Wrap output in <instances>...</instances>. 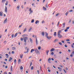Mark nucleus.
Instances as JSON below:
<instances>
[{
  "label": "nucleus",
  "mask_w": 74,
  "mask_h": 74,
  "mask_svg": "<svg viewBox=\"0 0 74 74\" xmlns=\"http://www.w3.org/2000/svg\"><path fill=\"white\" fill-rule=\"evenodd\" d=\"M49 50H48L47 51L46 53H47V55H48V53H49Z\"/></svg>",
  "instance_id": "obj_24"
},
{
  "label": "nucleus",
  "mask_w": 74,
  "mask_h": 74,
  "mask_svg": "<svg viewBox=\"0 0 74 74\" xmlns=\"http://www.w3.org/2000/svg\"><path fill=\"white\" fill-rule=\"evenodd\" d=\"M35 51L36 53L37 54H40V52L39 51L38 49H36L35 50Z\"/></svg>",
  "instance_id": "obj_2"
},
{
  "label": "nucleus",
  "mask_w": 74,
  "mask_h": 74,
  "mask_svg": "<svg viewBox=\"0 0 74 74\" xmlns=\"http://www.w3.org/2000/svg\"><path fill=\"white\" fill-rule=\"evenodd\" d=\"M58 39H56L54 40L53 42L54 43H56L57 42H58Z\"/></svg>",
  "instance_id": "obj_10"
},
{
  "label": "nucleus",
  "mask_w": 74,
  "mask_h": 74,
  "mask_svg": "<svg viewBox=\"0 0 74 74\" xmlns=\"http://www.w3.org/2000/svg\"><path fill=\"white\" fill-rule=\"evenodd\" d=\"M54 36H56V32H54Z\"/></svg>",
  "instance_id": "obj_22"
},
{
  "label": "nucleus",
  "mask_w": 74,
  "mask_h": 74,
  "mask_svg": "<svg viewBox=\"0 0 74 74\" xmlns=\"http://www.w3.org/2000/svg\"><path fill=\"white\" fill-rule=\"evenodd\" d=\"M59 44H60V45H61V46L62 45V43H61L60 42H59Z\"/></svg>",
  "instance_id": "obj_38"
},
{
  "label": "nucleus",
  "mask_w": 74,
  "mask_h": 74,
  "mask_svg": "<svg viewBox=\"0 0 74 74\" xmlns=\"http://www.w3.org/2000/svg\"><path fill=\"white\" fill-rule=\"evenodd\" d=\"M21 62V60L20 59H18V64H20Z\"/></svg>",
  "instance_id": "obj_15"
},
{
  "label": "nucleus",
  "mask_w": 74,
  "mask_h": 74,
  "mask_svg": "<svg viewBox=\"0 0 74 74\" xmlns=\"http://www.w3.org/2000/svg\"><path fill=\"white\" fill-rule=\"evenodd\" d=\"M12 57H10V58H9V62H11V60H12Z\"/></svg>",
  "instance_id": "obj_12"
},
{
  "label": "nucleus",
  "mask_w": 74,
  "mask_h": 74,
  "mask_svg": "<svg viewBox=\"0 0 74 74\" xmlns=\"http://www.w3.org/2000/svg\"><path fill=\"white\" fill-rule=\"evenodd\" d=\"M23 54H21V55H20V58L21 59H22V58H23Z\"/></svg>",
  "instance_id": "obj_9"
},
{
  "label": "nucleus",
  "mask_w": 74,
  "mask_h": 74,
  "mask_svg": "<svg viewBox=\"0 0 74 74\" xmlns=\"http://www.w3.org/2000/svg\"><path fill=\"white\" fill-rule=\"evenodd\" d=\"M12 54H14V51H12Z\"/></svg>",
  "instance_id": "obj_62"
},
{
  "label": "nucleus",
  "mask_w": 74,
  "mask_h": 74,
  "mask_svg": "<svg viewBox=\"0 0 74 74\" xmlns=\"http://www.w3.org/2000/svg\"><path fill=\"white\" fill-rule=\"evenodd\" d=\"M61 42L63 43H64V40H62L61 41Z\"/></svg>",
  "instance_id": "obj_61"
},
{
  "label": "nucleus",
  "mask_w": 74,
  "mask_h": 74,
  "mask_svg": "<svg viewBox=\"0 0 74 74\" xmlns=\"http://www.w3.org/2000/svg\"><path fill=\"white\" fill-rule=\"evenodd\" d=\"M73 55H72V54H71L70 55V56L71 57H73Z\"/></svg>",
  "instance_id": "obj_59"
},
{
  "label": "nucleus",
  "mask_w": 74,
  "mask_h": 74,
  "mask_svg": "<svg viewBox=\"0 0 74 74\" xmlns=\"http://www.w3.org/2000/svg\"><path fill=\"white\" fill-rule=\"evenodd\" d=\"M73 12V10H69V12Z\"/></svg>",
  "instance_id": "obj_48"
},
{
  "label": "nucleus",
  "mask_w": 74,
  "mask_h": 74,
  "mask_svg": "<svg viewBox=\"0 0 74 74\" xmlns=\"http://www.w3.org/2000/svg\"><path fill=\"white\" fill-rule=\"evenodd\" d=\"M43 9H44L45 10H47V9H46V8L45 7H43Z\"/></svg>",
  "instance_id": "obj_33"
},
{
  "label": "nucleus",
  "mask_w": 74,
  "mask_h": 74,
  "mask_svg": "<svg viewBox=\"0 0 74 74\" xmlns=\"http://www.w3.org/2000/svg\"><path fill=\"white\" fill-rule=\"evenodd\" d=\"M18 35V33H16V34H15V35H14V38H16L17 36Z\"/></svg>",
  "instance_id": "obj_20"
},
{
  "label": "nucleus",
  "mask_w": 74,
  "mask_h": 74,
  "mask_svg": "<svg viewBox=\"0 0 74 74\" xmlns=\"http://www.w3.org/2000/svg\"><path fill=\"white\" fill-rule=\"evenodd\" d=\"M39 23V21L37 20L36 21V22H35V23L37 24V23Z\"/></svg>",
  "instance_id": "obj_21"
},
{
  "label": "nucleus",
  "mask_w": 74,
  "mask_h": 74,
  "mask_svg": "<svg viewBox=\"0 0 74 74\" xmlns=\"http://www.w3.org/2000/svg\"><path fill=\"white\" fill-rule=\"evenodd\" d=\"M51 54L52 55H53L54 54V52H51Z\"/></svg>",
  "instance_id": "obj_50"
},
{
  "label": "nucleus",
  "mask_w": 74,
  "mask_h": 74,
  "mask_svg": "<svg viewBox=\"0 0 74 74\" xmlns=\"http://www.w3.org/2000/svg\"><path fill=\"white\" fill-rule=\"evenodd\" d=\"M59 38H62V35H61L60 34H57Z\"/></svg>",
  "instance_id": "obj_3"
},
{
  "label": "nucleus",
  "mask_w": 74,
  "mask_h": 74,
  "mask_svg": "<svg viewBox=\"0 0 74 74\" xmlns=\"http://www.w3.org/2000/svg\"><path fill=\"white\" fill-rule=\"evenodd\" d=\"M10 69L11 71H12V70H13V68H12V66H11L10 67Z\"/></svg>",
  "instance_id": "obj_26"
},
{
  "label": "nucleus",
  "mask_w": 74,
  "mask_h": 74,
  "mask_svg": "<svg viewBox=\"0 0 74 74\" xmlns=\"http://www.w3.org/2000/svg\"><path fill=\"white\" fill-rule=\"evenodd\" d=\"M36 45H38V41H37V38H36Z\"/></svg>",
  "instance_id": "obj_16"
},
{
  "label": "nucleus",
  "mask_w": 74,
  "mask_h": 74,
  "mask_svg": "<svg viewBox=\"0 0 74 74\" xmlns=\"http://www.w3.org/2000/svg\"><path fill=\"white\" fill-rule=\"evenodd\" d=\"M45 34H46L45 36L46 37H48V33L47 32H45Z\"/></svg>",
  "instance_id": "obj_25"
},
{
  "label": "nucleus",
  "mask_w": 74,
  "mask_h": 74,
  "mask_svg": "<svg viewBox=\"0 0 74 74\" xmlns=\"http://www.w3.org/2000/svg\"><path fill=\"white\" fill-rule=\"evenodd\" d=\"M32 29V28L31 27H30L29 29L28 30V32H30Z\"/></svg>",
  "instance_id": "obj_29"
},
{
  "label": "nucleus",
  "mask_w": 74,
  "mask_h": 74,
  "mask_svg": "<svg viewBox=\"0 0 74 74\" xmlns=\"http://www.w3.org/2000/svg\"><path fill=\"white\" fill-rule=\"evenodd\" d=\"M20 68H21V70H23V67H22V66H21Z\"/></svg>",
  "instance_id": "obj_45"
},
{
  "label": "nucleus",
  "mask_w": 74,
  "mask_h": 74,
  "mask_svg": "<svg viewBox=\"0 0 74 74\" xmlns=\"http://www.w3.org/2000/svg\"><path fill=\"white\" fill-rule=\"evenodd\" d=\"M59 24H60V22L59 21V22H58V24L57 25V26L58 27V26H59Z\"/></svg>",
  "instance_id": "obj_43"
},
{
  "label": "nucleus",
  "mask_w": 74,
  "mask_h": 74,
  "mask_svg": "<svg viewBox=\"0 0 74 74\" xmlns=\"http://www.w3.org/2000/svg\"><path fill=\"white\" fill-rule=\"evenodd\" d=\"M59 14H59V13H58V14H56V16H58L59 15Z\"/></svg>",
  "instance_id": "obj_42"
},
{
  "label": "nucleus",
  "mask_w": 74,
  "mask_h": 74,
  "mask_svg": "<svg viewBox=\"0 0 74 74\" xmlns=\"http://www.w3.org/2000/svg\"><path fill=\"white\" fill-rule=\"evenodd\" d=\"M58 69L59 70H62V68H60V67H58Z\"/></svg>",
  "instance_id": "obj_35"
},
{
  "label": "nucleus",
  "mask_w": 74,
  "mask_h": 74,
  "mask_svg": "<svg viewBox=\"0 0 74 74\" xmlns=\"http://www.w3.org/2000/svg\"><path fill=\"white\" fill-rule=\"evenodd\" d=\"M26 28H25V29H24V31H23V32H25V31H26Z\"/></svg>",
  "instance_id": "obj_44"
},
{
  "label": "nucleus",
  "mask_w": 74,
  "mask_h": 74,
  "mask_svg": "<svg viewBox=\"0 0 74 74\" xmlns=\"http://www.w3.org/2000/svg\"><path fill=\"white\" fill-rule=\"evenodd\" d=\"M7 42V41H5L4 42H3V43H4V44L5 45L6 44V43Z\"/></svg>",
  "instance_id": "obj_40"
},
{
  "label": "nucleus",
  "mask_w": 74,
  "mask_h": 74,
  "mask_svg": "<svg viewBox=\"0 0 74 74\" xmlns=\"http://www.w3.org/2000/svg\"><path fill=\"white\" fill-rule=\"evenodd\" d=\"M5 56H7V58H8V57H9V55H8V54H7V53L6 54H5Z\"/></svg>",
  "instance_id": "obj_28"
},
{
  "label": "nucleus",
  "mask_w": 74,
  "mask_h": 74,
  "mask_svg": "<svg viewBox=\"0 0 74 74\" xmlns=\"http://www.w3.org/2000/svg\"><path fill=\"white\" fill-rule=\"evenodd\" d=\"M62 25H63V28H64L65 27V23H64L63 24H62Z\"/></svg>",
  "instance_id": "obj_23"
},
{
  "label": "nucleus",
  "mask_w": 74,
  "mask_h": 74,
  "mask_svg": "<svg viewBox=\"0 0 74 74\" xmlns=\"http://www.w3.org/2000/svg\"><path fill=\"white\" fill-rule=\"evenodd\" d=\"M71 54H74V51L72 52L71 53Z\"/></svg>",
  "instance_id": "obj_63"
},
{
  "label": "nucleus",
  "mask_w": 74,
  "mask_h": 74,
  "mask_svg": "<svg viewBox=\"0 0 74 74\" xmlns=\"http://www.w3.org/2000/svg\"><path fill=\"white\" fill-rule=\"evenodd\" d=\"M8 4V2L7 1H6V3H5V5H7Z\"/></svg>",
  "instance_id": "obj_41"
},
{
  "label": "nucleus",
  "mask_w": 74,
  "mask_h": 74,
  "mask_svg": "<svg viewBox=\"0 0 74 74\" xmlns=\"http://www.w3.org/2000/svg\"><path fill=\"white\" fill-rule=\"evenodd\" d=\"M33 68H34V67L33 66H31V70H32L33 69Z\"/></svg>",
  "instance_id": "obj_46"
},
{
  "label": "nucleus",
  "mask_w": 74,
  "mask_h": 74,
  "mask_svg": "<svg viewBox=\"0 0 74 74\" xmlns=\"http://www.w3.org/2000/svg\"><path fill=\"white\" fill-rule=\"evenodd\" d=\"M72 24H74V21H72Z\"/></svg>",
  "instance_id": "obj_64"
},
{
  "label": "nucleus",
  "mask_w": 74,
  "mask_h": 74,
  "mask_svg": "<svg viewBox=\"0 0 74 74\" xmlns=\"http://www.w3.org/2000/svg\"><path fill=\"white\" fill-rule=\"evenodd\" d=\"M29 50V48H28L27 49V52L26 51H24V53H27L28 52V51Z\"/></svg>",
  "instance_id": "obj_14"
},
{
  "label": "nucleus",
  "mask_w": 74,
  "mask_h": 74,
  "mask_svg": "<svg viewBox=\"0 0 74 74\" xmlns=\"http://www.w3.org/2000/svg\"><path fill=\"white\" fill-rule=\"evenodd\" d=\"M7 18H6L5 20L3 22V23H4V24L7 23Z\"/></svg>",
  "instance_id": "obj_8"
},
{
  "label": "nucleus",
  "mask_w": 74,
  "mask_h": 74,
  "mask_svg": "<svg viewBox=\"0 0 74 74\" xmlns=\"http://www.w3.org/2000/svg\"><path fill=\"white\" fill-rule=\"evenodd\" d=\"M46 37L47 38L48 40H50L51 39V38H52L51 36H50H50H47Z\"/></svg>",
  "instance_id": "obj_6"
},
{
  "label": "nucleus",
  "mask_w": 74,
  "mask_h": 74,
  "mask_svg": "<svg viewBox=\"0 0 74 74\" xmlns=\"http://www.w3.org/2000/svg\"><path fill=\"white\" fill-rule=\"evenodd\" d=\"M21 41H22L23 40V38H21Z\"/></svg>",
  "instance_id": "obj_58"
},
{
  "label": "nucleus",
  "mask_w": 74,
  "mask_h": 74,
  "mask_svg": "<svg viewBox=\"0 0 74 74\" xmlns=\"http://www.w3.org/2000/svg\"><path fill=\"white\" fill-rule=\"evenodd\" d=\"M14 36V34H12V38Z\"/></svg>",
  "instance_id": "obj_47"
},
{
  "label": "nucleus",
  "mask_w": 74,
  "mask_h": 74,
  "mask_svg": "<svg viewBox=\"0 0 74 74\" xmlns=\"http://www.w3.org/2000/svg\"><path fill=\"white\" fill-rule=\"evenodd\" d=\"M34 22V19L32 20L31 21V23H33Z\"/></svg>",
  "instance_id": "obj_37"
},
{
  "label": "nucleus",
  "mask_w": 74,
  "mask_h": 74,
  "mask_svg": "<svg viewBox=\"0 0 74 74\" xmlns=\"http://www.w3.org/2000/svg\"><path fill=\"white\" fill-rule=\"evenodd\" d=\"M6 0H2V2L3 3L6 1Z\"/></svg>",
  "instance_id": "obj_39"
},
{
  "label": "nucleus",
  "mask_w": 74,
  "mask_h": 74,
  "mask_svg": "<svg viewBox=\"0 0 74 74\" xmlns=\"http://www.w3.org/2000/svg\"><path fill=\"white\" fill-rule=\"evenodd\" d=\"M28 36V35L27 34H23L22 36V37H24V36Z\"/></svg>",
  "instance_id": "obj_18"
},
{
  "label": "nucleus",
  "mask_w": 74,
  "mask_h": 74,
  "mask_svg": "<svg viewBox=\"0 0 74 74\" xmlns=\"http://www.w3.org/2000/svg\"><path fill=\"white\" fill-rule=\"evenodd\" d=\"M64 73H66V71L65 70V69H64Z\"/></svg>",
  "instance_id": "obj_60"
},
{
  "label": "nucleus",
  "mask_w": 74,
  "mask_h": 74,
  "mask_svg": "<svg viewBox=\"0 0 74 74\" xmlns=\"http://www.w3.org/2000/svg\"><path fill=\"white\" fill-rule=\"evenodd\" d=\"M5 11L6 13L7 12V7L6 6H5Z\"/></svg>",
  "instance_id": "obj_4"
},
{
  "label": "nucleus",
  "mask_w": 74,
  "mask_h": 74,
  "mask_svg": "<svg viewBox=\"0 0 74 74\" xmlns=\"http://www.w3.org/2000/svg\"><path fill=\"white\" fill-rule=\"evenodd\" d=\"M70 28L69 27H67V28H66V29H69Z\"/></svg>",
  "instance_id": "obj_54"
},
{
  "label": "nucleus",
  "mask_w": 74,
  "mask_h": 74,
  "mask_svg": "<svg viewBox=\"0 0 74 74\" xmlns=\"http://www.w3.org/2000/svg\"><path fill=\"white\" fill-rule=\"evenodd\" d=\"M69 12H67L66 13L65 15L66 16H67V15L68 14Z\"/></svg>",
  "instance_id": "obj_34"
},
{
  "label": "nucleus",
  "mask_w": 74,
  "mask_h": 74,
  "mask_svg": "<svg viewBox=\"0 0 74 74\" xmlns=\"http://www.w3.org/2000/svg\"><path fill=\"white\" fill-rule=\"evenodd\" d=\"M29 11L30 12L29 14V15L31 14V13L33 12V11L31 10V8H29Z\"/></svg>",
  "instance_id": "obj_5"
},
{
  "label": "nucleus",
  "mask_w": 74,
  "mask_h": 74,
  "mask_svg": "<svg viewBox=\"0 0 74 74\" xmlns=\"http://www.w3.org/2000/svg\"><path fill=\"white\" fill-rule=\"evenodd\" d=\"M3 74H7V72H5L4 73H3Z\"/></svg>",
  "instance_id": "obj_56"
},
{
  "label": "nucleus",
  "mask_w": 74,
  "mask_h": 74,
  "mask_svg": "<svg viewBox=\"0 0 74 74\" xmlns=\"http://www.w3.org/2000/svg\"><path fill=\"white\" fill-rule=\"evenodd\" d=\"M62 32V31L61 30H59L58 31V32L57 33V34H60V33Z\"/></svg>",
  "instance_id": "obj_7"
},
{
  "label": "nucleus",
  "mask_w": 74,
  "mask_h": 74,
  "mask_svg": "<svg viewBox=\"0 0 74 74\" xmlns=\"http://www.w3.org/2000/svg\"><path fill=\"white\" fill-rule=\"evenodd\" d=\"M17 10H19V5H18V6L17 7Z\"/></svg>",
  "instance_id": "obj_30"
},
{
  "label": "nucleus",
  "mask_w": 74,
  "mask_h": 74,
  "mask_svg": "<svg viewBox=\"0 0 74 74\" xmlns=\"http://www.w3.org/2000/svg\"><path fill=\"white\" fill-rule=\"evenodd\" d=\"M47 5H48V4H46V7L47 8H48V6Z\"/></svg>",
  "instance_id": "obj_49"
},
{
  "label": "nucleus",
  "mask_w": 74,
  "mask_h": 74,
  "mask_svg": "<svg viewBox=\"0 0 74 74\" xmlns=\"http://www.w3.org/2000/svg\"><path fill=\"white\" fill-rule=\"evenodd\" d=\"M3 16V12H0V16Z\"/></svg>",
  "instance_id": "obj_13"
},
{
  "label": "nucleus",
  "mask_w": 74,
  "mask_h": 74,
  "mask_svg": "<svg viewBox=\"0 0 74 74\" xmlns=\"http://www.w3.org/2000/svg\"><path fill=\"white\" fill-rule=\"evenodd\" d=\"M23 39L24 40V42H25V43H24V45H26V40L28 39V37H25L23 38Z\"/></svg>",
  "instance_id": "obj_1"
},
{
  "label": "nucleus",
  "mask_w": 74,
  "mask_h": 74,
  "mask_svg": "<svg viewBox=\"0 0 74 74\" xmlns=\"http://www.w3.org/2000/svg\"><path fill=\"white\" fill-rule=\"evenodd\" d=\"M30 42H31V43L33 42L31 38H30Z\"/></svg>",
  "instance_id": "obj_31"
},
{
  "label": "nucleus",
  "mask_w": 74,
  "mask_h": 74,
  "mask_svg": "<svg viewBox=\"0 0 74 74\" xmlns=\"http://www.w3.org/2000/svg\"><path fill=\"white\" fill-rule=\"evenodd\" d=\"M16 62V59H15L14 61V63L15 64Z\"/></svg>",
  "instance_id": "obj_36"
},
{
  "label": "nucleus",
  "mask_w": 74,
  "mask_h": 74,
  "mask_svg": "<svg viewBox=\"0 0 74 74\" xmlns=\"http://www.w3.org/2000/svg\"><path fill=\"white\" fill-rule=\"evenodd\" d=\"M41 46H39L38 47V49L39 50H40V49H41Z\"/></svg>",
  "instance_id": "obj_32"
},
{
  "label": "nucleus",
  "mask_w": 74,
  "mask_h": 74,
  "mask_svg": "<svg viewBox=\"0 0 74 74\" xmlns=\"http://www.w3.org/2000/svg\"><path fill=\"white\" fill-rule=\"evenodd\" d=\"M51 60V58H48V61H49Z\"/></svg>",
  "instance_id": "obj_51"
},
{
  "label": "nucleus",
  "mask_w": 74,
  "mask_h": 74,
  "mask_svg": "<svg viewBox=\"0 0 74 74\" xmlns=\"http://www.w3.org/2000/svg\"><path fill=\"white\" fill-rule=\"evenodd\" d=\"M55 49L52 48V49H51L50 51L52 52V51H55Z\"/></svg>",
  "instance_id": "obj_11"
},
{
  "label": "nucleus",
  "mask_w": 74,
  "mask_h": 74,
  "mask_svg": "<svg viewBox=\"0 0 74 74\" xmlns=\"http://www.w3.org/2000/svg\"><path fill=\"white\" fill-rule=\"evenodd\" d=\"M16 47H12V50H14L16 49Z\"/></svg>",
  "instance_id": "obj_17"
},
{
  "label": "nucleus",
  "mask_w": 74,
  "mask_h": 74,
  "mask_svg": "<svg viewBox=\"0 0 74 74\" xmlns=\"http://www.w3.org/2000/svg\"><path fill=\"white\" fill-rule=\"evenodd\" d=\"M32 64V62H30V67H31Z\"/></svg>",
  "instance_id": "obj_55"
},
{
  "label": "nucleus",
  "mask_w": 74,
  "mask_h": 74,
  "mask_svg": "<svg viewBox=\"0 0 74 74\" xmlns=\"http://www.w3.org/2000/svg\"><path fill=\"white\" fill-rule=\"evenodd\" d=\"M64 47H67V46L66 45H65Z\"/></svg>",
  "instance_id": "obj_57"
},
{
  "label": "nucleus",
  "mask_w": 74,
  "mask_h": 74,
  "mask_svg": "<svg viewBox=\"0 0 74 74\" xmlns=\"http://www.w3.org/2000/svg\"><path fill=\"white\" fill-rule=\"evenodd\" d=\"M45 23V22L44 21H42V24H43V23Z\"/></svg>",
  "instance_id": "obj_53"
},
{
  "label": "nucleus",
  "mask_w": 74,
  "mask_h": 74,
  "mask_svg": "<svg viewBox=\"0 0 74 74\" xmlns=\"http://www.w3.org/2000/svg\"><path fill=\"white\" fill-rule=\"evenodd\" d=\"M68 31V30H67V29H65L64 30V32H67Z\"/></svg>",
  "instance_id": "obj_52"
},
{
  "label": "nucleus",
  "mask_w": 74,
  "mask_h": 74,
  "mask_svg": "<svg viewBox=\"0 0 74 74\" xmlns=\"http://www.w3.org/2000/svg\"><path fill=\"white\" fill-rule=\"evenodd\" d=\"M42 35H43V36H44V35H45V33L44 32H42Z\"/></svg>",
  "instance_id": "obj_27"
},
{
  "label": "nucleus",
  "mask_w": 74,
  "mask_h": 74,
  "mask_svg": "<svg viewBox=\"0 0 74 74\" xmlns=\"http://www.w3.org/2000/svg\"><path fill=\"white\" fill-rule=\"evenodd\" d=\"M34 49H32L31 50V51H30V52L31 53H32L33 52V51H34Z\"/></svg>",
  "instance_id": "obj_19"
}]
</instances>
